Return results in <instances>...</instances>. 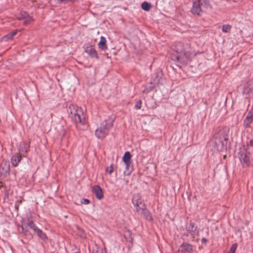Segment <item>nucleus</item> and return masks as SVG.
Returning <instances> with one entry per match:
<instances>
[{"mask_svg":"<svg viewBox=\"0 0 253 253\" xmlns=\"http://www.w3.org/2000/svg\"><path fill=\"white\" fill-rule=\"evenodd\" d=\"M199 3L201 5V6L204 8L205 10L206 9H208V8H211V4L209 1V0H197Z\"/></svg>","mask_w":253,"mask_h":253,"instance_id":"dca6fc26","label":"nucleus"},{"mask_svg":"<svg viewBox=\"0 0 253 253\" xmlns=\"http://www.w3.org/2000/svg\"><path fill=\"white\" fill-rule=\"evenodd\" d=\"M186 46H189V44H188V43H187V44H186Z\"/></svg>","mask_w":253,"mask_h":253,"instance_id":"ea45409f","label":"nucleus"},{"mask_svg":"<svg viewBox=\"0 0 253 253\" xmlns=\"http://www.w3.org/2000/svg\"><path fill=\"white\" fill-rule=\"evenodd\" d=\"M145 216H146V218L149 220H152V218L151 217V216L150 215V213L149 212V214H147V213H145V214H143Z\"/></svg>","mask_w":253,"mask_h":253,"instance_id":"473e14b6","label":"nucleus"},{"mask_svg":"<svg viewBox=\"0 0 253 253\" xmlns=\"http://www.w3.org/2000/svg\"><path fill=\"white\" fill-rule=\"evenodd\" d=\"M21 156L17 154V155L13 156L11 159V163L12 166L16 167L18 165L19 163L21 160Z\"/></svg>","mask_w":253,"mask_h":253,"instance_id":"4468645a","label":"nucleus"},{"mask_svg":"<svg viewBox=\"0 0 253 253\" xmlns=\"http://www.w3.org/2000/svg\"><path fill=\"white\" fill-rule=\"evenodd\" d=\"M208 240L205 238H203L201 239V242L202 244H206Z\"/></svg>","mask_w":253,"mask_h":253,"instance_id":"e433bc0d","label":"nucleus"},{"mask_svg":"<svg viewBox=\"0 0 253 253\" xmlns=\"http://www.w3.org/2000/svg\"><path fill=\"white\" fill-rule=\"evenodd\" d=\"M143 201L138 196H134L132 200V203L136 208Z\"/></svg>","mask_w":253,"mask_h":253,"instance_id":"f3484780","label":"nucleus"},{"mask_svg":"<svg viewBox=\"0 0 253 253\" xmlns=\"http://www.w3.org/2000/svg\"><path fill=\"white\" fill-rule=\"evenodd\" d=\"M191 11L194 15H201L205 11V9L199 2L196 0L193 2Z\"/></svg>","mask_w":253,"mask_h":253,"instance_id":"0eeeda50","label":"nucleus"},{"mask_svg":"<svg viewBox=\"0 0 253 253\" xmlns=\"http://www.w3.org/2000/svg\"><path fill=\"white\" fill-rule=\"evenodd\" d=\"M17 33V30H14V31H12V32L10 33V34H11L12 38L14 36H15Z\"/></svg>","mask_w":253,"mask_h":253,"instance_id":"c9c22d12","label":"nucleus"},{"mask_svg":"<svg viewBox=\"0 0 253 253\" xmlns=\"http://www.w3.org/2000/svg\"><path fill=\"white\" fill-rule=\"evenodd\" d=\"M33 20V18L31 16H28V17L25 18V20L23 21V24L25 25H28L30 24Z\"/></svg>","mask_w":253,"mask_h":253,"instance_id":"a878e982","label":"nucleus"},{"mask_svg":"<svg viewBox=\"0 0 253 253\" xmlns=\"http://www.w3.org/2000/svg\"><path fill=\"white\" fill-rule=\"evenodd\" d=\"M228 130L223 128L216 130L214 135V145L218 151H223L226 149L228 141Z\"/></svg>","mask_w":253,"mask_h":253,"instance_id":"f257e3e1","label":"nucleus"},{"mask_svg":"<svg viewBox=\"0 0 253 253\" xmlns=\"http://www.w3.org/2000/svg\"><path fill=\"white\" fill-rule=\"evenodd\" d=\"M71 114L72 115V118L76 123H80L84 124L85 120L84 117L82 118L79 112H80L81 108H79L78 106L71 105L69 107Z\"/></svg>","mask_w":253,"mask_h":253,"instance_id":"7ed1b4c3","label":"nucleus"},{"mask_svg":"<svg viewBox=\"0 0 253 253\" xmlns=\"http://www.w3.org/2000/svg\"><path fill=\"white\" fill-rule=\"evenodd\" d=\"M237 248V244H233L230 247L229 251L227 253H235Z\"/></svg>","mask_w":253,"mask_h":253,"instance_id":"b1692460","label":"nucleus"},{"mask_svg":"<svg viewBox=\"0 0 253 253\" xmlns=\"http://www.w3.org/2000/svg\"><path fill=\"white\" fill-rule=\"evenodd\" d=\"M231 27L229 24L223 25L222 27V31L223 32L227 33L230 31Z\"/></svg>","mask_w":253,"mask_h":253,"instance_id":"5701e85b","label":"nucleus"},{"mask_svg":"<svg viewBox=\"0 0 253 253\" xmlns=\"http://www.w3.org/2000/svg\"><path fill=\"white\" fill-rule=\"evenodd\" d=\"M250 152L247 150L245 152L241 151L239 153L240 161L244 167H249L251 164Z\"/></svg>","mask_w":253,"mask_h":253,"instance_id":"20e7f679","label":"nucleus"},{"mask_svg":"<svg viewBox=\"0 0 253 253\" xmlns=\"http://www.w3.org/2000/svg\"><path fill=\"white\" fill-rule=\"evenodd\" d=\"M151 4L148 2L144 1L141 3V8L145 11H149L151 9Z\"/></svg>","mask_w":253,"mask_h":253,"instance_id":"412c9836","label":"nucleus"},{"mask_svg":"<svg viewBox=\"0 0 253 253\" xmlns=\"http://www.w3.org/2000/svg\"><path fill=\"white\" fill-rule=\"evenodd\" d=\"M75 253H81L79 252H75Z\"/></svg>","mask_w":253,"mask_h":253,"instance_id":"a19ab883","label":"nucleus"},{"mask_svg":"<svg viewBox=\"0 0 253 253\" xmlns=\"http://www.w3.org/2000/svg\"><path fill=\"white\" fill-rule=\"evenodd\" d=\"M160 73H156L155 77L153 79V83H154V84H159V82H160Z\"/></svg>","mask_w":253,"mask_h":253,"instance_id":"bb28decb","label":"nucleus"},{"mask_svg":"<svg viewBox=\"0 0 253 253\" xmlns=\"http://www.w3.org/2000/svg\"><path fill=\"white\" fill-rule=\"evenodd\" d=\"M171 59L174 61L184 64L188 61L189 59H186L183 55L177 53L176 54H174L171 55Z\"/></svg>","mask_w":253,"mask_h":253,"instance_id":"9d476101","label":"nucleus"},{"mask_svg":"<svg viewBox=\"0 0 253 253\" xmlns=\"http://www.w3.org/2000/svg\"><path fill=\"white\" fill-rule=\"evenodd\" d=\"M136 208L137 212L140 214L147 213L149 214V211L146 210L144 201L140 203L138 206Z\"/></svg>","mask_w":253,"mask_h":253,"instance_id":"f8f14e48","label":"nucleus"},{"mask_svg":"<svg viewBox=\"0 0 253 253\" xmlns=\"http://www.w3.org/2000/svg\"><path fill=\"white\" fill-rule=\"evenodd\" d=\"M141 104H142L141 101V100H138L136 102V104H135V105L134 106L135 109H136V110H138V109H141Z\"/></svg>","mask_w":253,"mask_h":253,"instance_id":"cd10ccee","label":"nucleus"},{"mask_svg":"<svg viewBox=\"0 0 253 253\" xmlns=\"http://www.w3.org/2000/svg\"><path fill=\"white\" fill-rule=\"evenodd\" d=\"M187 233L185 234L186 236L190 235L193 238L199 235V230L197 226L195 225L194 222L190 221L189 224L187 225L185 228Z\"/></svg>","mask_w":253,"mask_h":253,"instance_id":"39448f33","label":"nucleus"},{"mask_svg":"<svg viewBox=\"0 0 253 253\" xmlns=\"http://www.w3.org/2000/svg\"><path fill=\"white\" fill-rule=\"evenodd\" d=\"M126 169H129V167L131 166V162H129L128 164H125Z\"/></svg>","mask_w":253,"mask_h":253,"instance_id":"4c0bfd02","label":"nucleus"},{"mask_svg":"<svg viewBox=\"0 0 253 253\" xmlns=\"http://www.w3.org/2000/svg\"><path fill=\"white\" fill-rule=\"evenodd\" d=\"M84 51L87 53L91 58H95L98 59V56L95 49L92 46H86Z\"/></svg>","mask_w":253,"mask_h":253,"instance_id":"9b49d317","label":"nucleus"},{"mask_svg":"<svg viewBox=\"0 0 253 253\" xmlns=\"http://www.w3.org/2000/svg\"><path fill=\"white\" fill-rule=\"evenodd\" d=\"M174 50L177 53L183 55L186 59L190 58L191 52L189 50H186L184 47V44L182 42H178L175 45Z\"/></svg>","mask_w":253,"mask_h":253,"instance_id":"423d86ee","label":"nucleus"},{"mask_svg":"<svg viewBox=\"0 0 253 253\" xmlns=\"http://www.w3.org/2000/svg\"><path fill=\"white\" fill-rule=\"evenodd\" d=\"M27 225L32 229H33L34 231H35L36 229L38 228L35 224L34 223V222L30 219H28L27 220Z\"/></svg>","mask_w":253,"mask_h":253,"instance_id":"4be33fe9","label":"nucleus"},{"mask_svg":"<svg viewBox=\"0 0 253 253\" xmlns=\"http://www.w3.org/2000/svg\"><path fill=\"white\" fill-rule=\"evenodd\" d=\"M3 38H6L7 39H12V37L11 35V34L10 33L7 34L6 35H5Z\"/></svg>","mask_w":253,"mask_h":253,"instance_id":"f704fd0d","label":"nucleus"},{"mask_svg":"<svg viewBox=\"0 0 253 253\" xmlns=\"http://www.w3.org/2000/svg\"><path fill=\"white\" fill-rule=\"evenodd\" d=\"M247 117H249L250 118H253V109H251V110L249 112L248 115Z\"/></svg>","mask_w":253,"mask_h":253,"instance_id":"7c9ffc66","label":"nucleus"},{"mask_svg":"<svg viewBox=\"0 0 253 253\" xmlns=\"http://www.w3.org/2000/svg\"><path fill=\"white\" fill-rule=\"evenodd\" d=\"M2 182H0V188L2 187Z\"/></svg>","mask_w":253,"mask_h":253,"instance_id":"58836bf2","label":"nucleus"},{"mask_svg":"<svg viewBox=\"0 0 253 253\" xmlns=\"http://www.w3.org/2000/svg\"><path fill=\"white\" fill-rule=\"evenodd\" d=\"M93 192L98 200H101L103 198V190L100 186L98 185H94L93 187Z\"/></svg>","mask_w":253,"mask_h":253,"instance_id":"1a4fd4ad","label":"nucleus"},{"mask_svg":"<svg viewBox=\"0 0 253 253\" xmlns=\"http://www.w3.org/2000/svg\"><path fill=\"white\" fill-rule=\"evenodd\" d=\"M29 148V145L26 142H23L20 144L19 147V151L20 153L22 154L26 153L28 152Z\"/></svg>","mask_w":253,"mask_h":253,"instance_id":"2eb2a0df","label":"nucleus"},{"mask_svg":"<svg viewBox=\"0 0 253 253\" xmlns=\"http://www.w3.org/2000/svg\"><path fill=\"white\" fill-rule=\"evenodd\" d=\"M98 48L102 50L107 49L108 47L106 44V40L104 37H101L100 40L98 43Z\"/></svg>","mask_w":253,"mask_h":253,"instance_id":"ddd939ff","label":"nucleus"},{"mask_svg":"<svg viewBox=\"0 0 253 253\" xmlns=\"http://www.w3.org/2000/svg\"><path fill=\"white\" fill-rule=\"evenodd\" d=\"M180 252L182 253H193V246L188 243H184L180 246Z\"/></svg>","mask_w":253,"mask_h":253,"instance_id":"6e6552de","label":"nucleus"},{"mask_svg":"<svg viewBox=\"0 0 253 253\" xmlns=\"http://www.w3.org/2000/svg\"><path fill=\"white\" fill-rule=\"evenodd\" d=\"M16 209L17 210H18V207H16Z\"/></svg>","mask_w":253,"mask_h":253,"instance_id":"79ce46f5","label":"nucleus"},{"mask_svg":"<svg viewBox=\"0 0 253 253\" xmlns=\"http://www.w3.org/2000/svg\"><path fill=\"white\" fill-rule=\"evenodd\" d=\"M130 159L131 155L130 153L128 151L126 152L123 157V162L125 163V164H128L129 163V162H131Z\"/></svg>","mask_w":253,"mask_h":253,"instance_id":"a211bd4d","label":"nucleus"},{"mask_svg":"<svg viewBox=\"0 0 253 253\" xmlns=\"http://www.w3.org/2000/svg\"><path fill=\"white\" fill-rule=\"evenodd\" d=\"M22 229L23 233L25 235H28L29 234V232L26 229H25L24 227L22 226Z\"/></svg>","mask_w":253,"mask_h":253,"instance_id":"2f4dec72","label":"nucleus"},{"mask_svg":"<svg viewBox=\"0 0 253 253\" xmlns=\"http://www.w3.org/2000/svg\"><path fill=\"white\" fill-rule=\"evenodd\" d=\"M253 140H250L249 142L247 143V148L246 149V150H247V151H248V150L250 149V148L251 147H253Z\"/></svg>","mask_w":253,"mask_h":253,"instance_id":"c85d7f7f","label":"nucleus"},{"mask_svg":"<svg viewBox=\"0 0 253 253\" xmlns=\"http://www.w3.org/2000/svg\"><path fill=\"white\" fill-rule=\"evenodd\" d=\"M90 203V201L88 199H83L81 201V203L84 205H87Z\"/></svg>","mask_w":253,"mask_h":253,"instance_id":"c756f323","label":"nucleus"},{"mask_svg":"<svg viewBox=\"0 0 253 253\" xmlns=\"http://www.w3.org/2000/svg\"><path fill=\"white\" fill-rule=\"evenodd\" d=\"M115 166L113 164L111 165L109 167H108L106 169V171L108 172L109 174H111L114 170Z\"/></svg>","mask_w":253,"mask_h":253,"instance_id":"393cba45","label":"nucleus"},{"mask_svg":"<svg viewBox=\"0 0 253 253\" xmlns=\"http://www.w3.org/2000/svg\"><path fill=\"white\" fill-rule=\"evenodd\" d=\"M34 231L35 233H37V235L42 240H45L47 239L46 235L42 231V230L37 228Z\"/></svg>","mask_w":253,"mask_h":253,"instance_id":"6ab92c4d","label":"nucleus"},{"mask_svg":"<svg viewBox=\"0 0 253 253\" xmlns=\"http://www.w3.org/2000/svg\"><path fill=\"white\" fill-rule=\"evenodd\" d=\"M22 16L24 18H26L27 17H28L29 15V14L25 11H24L22 13Z\"/></svg>","mask_w":253,"mask_h":253,"instance_id":"72a5a7b5","label":"nucleus"},{"mask_svg":"<svg viewBox=\"0 0 253 253\" xmlns=\"http://www.w3.org/2000/svg\"><path fill=\"white\" fill-rule=\"evenodd\" d=\"M253 122V118L246 117L244 121V126L246 128L250 127V124Z\"/></svg>","mask_w":253,"mask_h":253,"instance_id":"aec40b11","label":"nucleus"},{"mask_svg":"<svg viewBox=\"0 0 253 253\" xmlns=\"http://www.w3.org/2000/svg\"><path fill=\"white\" fill-rule=\"evenodd\" d=\"M113 125V120L108 118L103 121L95 131V135L98 138L102 139L108 135L110 129Z\"/></svg>","mask_w":253,"mask_h":253,"instance_id":"f03ea898","label":"nucleus"}]
</instances>
